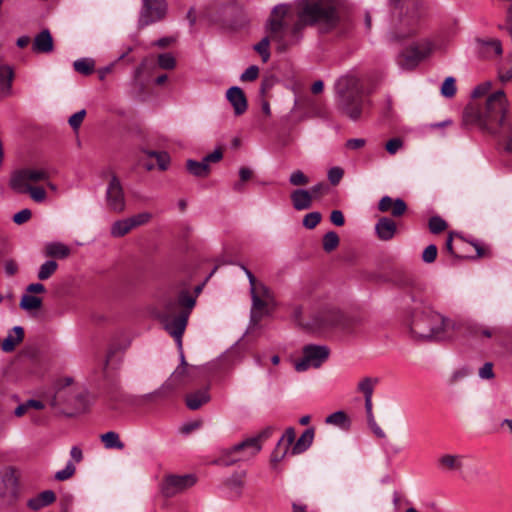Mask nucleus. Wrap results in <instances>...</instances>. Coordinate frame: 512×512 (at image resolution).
<instances>
[{
	"mask_svg": "<svg viewBox=\"0 0 512 512\" xmlns=\"http://www.w3.org/2000/svg\"><path fill=\"white\" fill-rule=\"evenodd\" d=\"M463 456L444 454L438 459L439 466L448 471H460L463 468Z\"/></svg>",
	"mask_w": 512,
	"mask_h": 512,
	"instance_id": "393cba45",
	"label": "nucleus"
},
{
	"mask_svg": "<svg viewBox=\"0 0 512 512\" xmlns=\"http://www.w3.org/2000/svg\"><path fill=\"white\" fill-rule=\"evenodd\" d=\"M447 228V223L439 216H433L429 220V229L432 233L437 234Z\"/></svg>",
	"mask_w": 512,
	"mask_h": 512,
	"instance_id": "de8ad7c7",
	"label": "nucleus"
},
{
	"mask_svg": "<svg viewBox=\"0 0 512 512\" xmlns=\"http://www.w3.org/2000/svg\"><path fill=\"white\" fill-rule=\"evenodd\" d=\"M133 224L130 220V218L121 219L118 221H115L112 226L110 233L113 237L119 238L123 237L127 233H129L133 229Z\"/></svg>",
	"mask_w": 512,
	"mask_h": 512,
	"instance_id": "2f4dec72",
	"label": "nucleus"
},
{
	"mask_svg": "<svg viewBox=\"0 0 512 512\" xmlns=\"http://www.w3.org/2000/svg\"><path fill=\"white\" fill-rule=\"evenodd\" d=\"M330 351L324 345H306L303 348V357L295 363L297 372H304L310 368H319L329 357Z\"/></svg>",
	"mask_w": 512,
	"mask_h": 512,
	"instance_id": "1a4fd4ad",
	"label": "nucleus"
},
{
	"mask_svg": "<svg viewBox=\"0 0 512 512\" xmlns=\"http://www.w3.org/2000/svg\"><path fill=\"white\" fill-rule=\"evenodd\" d=\"M330 220L336 226H342L345 223L344 215L340 210H333L330 215Z\"/></svg>",
	"mask_w": 512,
	"mask_h": 512,
	"instance_id": "69168bd1",
	"label": "nucleus"
},
{
	"mask_svg": "<svg viewBox=\"0 0 512 512\" xmlns=\"http://www.w3.org/2000/svg\"><path fill=\"white\" fill-rule=\"evenodd\" d=\"M321 220V214L319 212H311L304 216L303 225L307 229L315 228Z\"/></svg>",
	"mask_w": 512,
	"mask_h": 512,
	"instance_id": "09e8293b",
	"label": "nucleus"
},
{
	"mask_svg": "<svg viewBox=\"0 0 512 512\" xmlns=\"http://www.w3.org/2000/svg\"><path fill=\"white\" fill-rule=\"evenodd\" d=\"M166 3L164 0H143V7L139 17V25L147 26L160 21L166 14Z\"/></svg>",
	"mask_w": 512,
	"mask_h": 512,
	"instance_id": "f8f14e48",
	"label": "nucleus"
},
{
	"mask_svg": "<svg viewBox=\"0 0 512 512\" xmlns=\"http://www.w3.org/2000/svg\"><path fill=\"white\" fill-rule=\"evenodd\" d=\"M296 7L297 21L289 30L286 28L285 19L291 6L279 4L273 8L268 24L269 36L254 45V50L260 54L264 63L270 59V41L275 43L278 52L283 53L299 44L306 26L316 23L332 26L336 21L335 9L317 0H299Z\"/></svg>",
	"mask_w": 512,
	"mask_h": 512,
	"instance_id": "f257e3e1",
	"label": "nucleus"
},
{
	"mask_svg": "<svg viewBox=\"0 0 512 512\" xmlns=\"http://www.w3.org/2000/svg\"><path fill=\"white\" fill-rule=\"evenodd\" d=\"M491 89V83L490 82H483L476 86L472 92L473 98H478L485 96Z\"/></svg>",
	"mask_w": 512,
	"mask_h": 512,
	"instance_id": "bf43d9fd",
	"label": "nucleus"
},
{
	"mask_svg": "<svg viewBox=\"0 0 512 512\" xmlns=\"http://www.w3.org/2000/svg\"><path fill=\"white\" fill-rule=\"evenodd\" d=\"M69 402H70V400L67 397V390L64 387H61L57 390V392L52 400V405L56 406L61 403H69Z\"/></svg>",
	"mask_w": 512,
	"mask_h": 512,
	"instance_id": "13d9d810",
	"label": "nucleus"
},
{
	"mask_svg": "<svg viewBox=\"0 0 512 512\" xmlns=\"http://www.w3.org/2000/svg\"><path fill=\"white\" fill-rule=\"evenodd\" d=\"M158 65L165 70H172L176 66V60L171 53H163L158 56Z\"/></svg>",
	"mask_w": 512,
	"mask_h": 512,
	"instance_id": "37998d69",
	"label": "nucleus"
},
{
	"mask_svg": "<svg viewBox=\"0 0 512 512\" xmlns=\"http://www.w3.org/2000/svg\"><path fill=\"white\" fill-rule=\"evenodd\" d=\"M367 420H368V424H369L370 428L372 429V431L374 432V434L377 437H379V438L386 437L385 432L377 425V423L374 419V415H372V419H371V417H367Z\"/></svg>",
	"mask_w": 512,
	"mask_h": 512,
	"instance_id": "e2e57ef3",
	"label": "nucleus"
},
{
	"mask_svg": "<svg viewBox=\"0 0 512 512\" xmlns=\"http://www.w3.org/2000/svg\"><path fill=\"white\" fill-rule=\"evenodd\" d=\"M33 50L38 53H48L53 50V39L48 30H43L35 37Z\"/></svg>",
	"mask_w": 512,
	"mask_h": 512,
	"instance_id": "b1692460",
	"label": "nucleus"
},
{
	"mask_svg": "<svg viewBox=\"0 0 512 512\" xmlns=\"http://www.w3.org/2000/svg\"><path fill=\"white\" fill-rule=\"evenodd\" d=\"M259 68L256 65L249 66L240 76V80L245 81H254L258 78Z\"/></svg>",
	"mask_w": 512,
	"mask_h": 512,
	"instance_id": "603ef678",
	"label": "nucleus"
},
{
	"mask_svg": "<svg viewBox=\"0 0 512 512\" xmlns=\"http://www.w3.org/2000/svg\"><path fill=\"white\" fill-rule=\"evenodd\" d=\"M295 440V430L293 428H287L281 439L278 441L277 446L280 448L282 445L284 446L283 455H285L291 446V444Z\"/></svg>",
	"mask_w": 512,
	"mask_h": 512,
	"instance_id": "ea45409f",
	"label": "nucleus"
},
{
	"mask_svg": "<svg viewBox=\"0 0 512 512\" xmlns=\"http://www.w3.org/2000/svg\"><path fill=\"white\" fill-rule=\"evenodd\" d=\"M74 69L83 75H89L94 71L95 62L91 58H81L73 63Z\"/></svg>",
	"mask_w": 512,
	"mask_h": 512,
	"instance_id": "c9c22d12",
	"label": "nucleus"
},
{
	"mask_svg": "<svg viewBox=\"0 0 512 512\" xmlns=\"http://www.w3.org/2000/svg\"><path fill=\"white\" fill-rule=\"evenodd\" d=\"M479 376L483 379H491L494 376L491 363H485L479 370Z\"/></svg>",
	"mask_w": 512,
	"mask_h": 512,
	"instance_id": "0e129e2a",
	"label": "nucleus"
},
{
	"mask_svg": "<svg viewBox=\"0 0 512 512\" xmlns=\"http://www.w3.org/2000/svg\"><path fill=\"white\" fill-rule=\"evenodd\" d=\"M222 151L220 149L214 150L212 153L208 154L203 158V161L206 162V164H210L211 162H218L222 159Z\"/></svg>",
	"mask_w": 512,
	"mask_h": 512,
	"instance_id": "338daca9",
	"label": "nucleus"
},
{
	"mask_svg": "<svg viewBox=\"0 0 512 512\" xmlns=\"http://www.w3.org/2000/svg\"><path fill=\"white\" fill-rule=\"evenodd\" d=\"M437 251V247L434 244L428 245L422 253V260L426 263L434 262L437 257Z\"/></svg>",
	"mask_w": 512,
	"mask_h": 512,
	"instance_id": "864d4df0",
	"label": "nucleus"
},
{
	"mask_svg": "<svg viewBox=\"0 0 512 512\" xmlns=\"http://www.w3.org/2000/svg\"><path fill=\"white\" fill-rule=\"evenodd\" d=\"M293 207L298 210H306L312 206V195L308 190L296 189L291 195Z\"/></svg>",
	"mask_w": 512,
	"mask_h": 512,
	"instance_id": "5701e85b",
	"label": "nucleus"
},
{
	"mask_svg": "<svg viewBox=\"0 0 512 512\" xmlns=\"http://www.w3.org/2000/svg\"><path fill=\"white\" fill-rule=\"evenodd\" d=\"M395 203V199L389 197V196H383L379 203H378V209L381 212H388L392 208V205Z\"/></svg>",
	"mask_w": 512,
	"mask_h": 512,
	"instance_id": "680f3d73",
	"label": "nucleus"
},
{
	"mask_svg": "<svg viewBox=\"0 0 512 512\" xmlns=\"http://www.w3.org/2000/svg\"><path fill=\"white\" fill-rule=\"evenodd\" d=\"M57 268L58 264L54 260L44 262L38 270V279L42 281L49 279L56 272Z\"/></svg>",
	"mask_w": 512,
	"mask_h": 512,
	"instance_id": "f704fd0d",
	"label": "nucleus"
},
{
	"mask_svg": "<svg viewBox=\"0 0 512 512\" xmlns=\"http://www.w3.org/2000/svg\"><path fill=\"white\" fill-rule=\"evenodd\" d=\"M26 193H29L31 199L37 203L44 202L47 197L46 191L40 186L28 185Z\"/></svg>",
	"mask_w": 512,
	"mask_h": 512,
	"instance_id": "a19ab883",
	"label": "nucleus"
},
{
	"mask_svg": "<svg viewBox=\"0 0 512 512\" xmlns=\"http://www.w3.org/2000/svg\"><path fill=\"white\" fill-rule=\"evenodd\" d=\"M409 335L415 340L434 341L446 337L453 322L430 306L415 308L405 322Z\"/></svg>",
	"mask_w": 512,
	"mask_h": 512,
	"instance_id": "7ed1b4c3",
	"label": "nucleus"
},
{
	"mask_svg": "<svg viewBox=\"0 0 512 512\" xmlns=\"http://www.w3.org/2000/svg\"><path fill=\"white\" fill-rule=\"evenodd\" d=\"M241 269L245 272L249 280L252 298L251 322L256 325L265 316L269 315L270 311L274 308V297L270 289L264 283L257 281L256 277L249 269L244 265H241Z\"/></svg>",
	"mask_w": 512,
	"mask_h": 512,
	"instance_id": "39448f33",
	"label": "nucleus"
},
{
	"mask_svg": "<svg viewBox=\"0 0 512 512\" xmlns=\"http://www.w3.org/2000/svg\"><path fill=\"white\" fill-rule=\"evenodd\" d=\"M102 443L106 449H124L125 445L120 440L119 435L114 431H109L100 436Z\"/></svg>",
	"mask_w": 512,
	"mask_h": 512,
	"instance_id": "473e14b6",
	"label": "nucleus"
},
{
	"mask_svg": "<svg viewBox=\"0 0 512 512\" xmlns=\"http://www.w3.org/2000/svg\"><path fill=\"white\" fill-rule=\"evenodd\" d=\"M196 483V478L191 475H170L165 478L161 491L167 498L173 497L178 493L192 487Z\"/></svg>",
	"mask_w": 512,
	"mask_h": 512,
	"instance_id": "ddd939ff",
	"label": "nucleus"
},
{
	"mask_svg": "<svg viewBox=\"0 0 512 512\" xmlns=\"http://www.w3.org/2000/svg\"><path fill=\"white\" fill-rule=\"evenodd\" d=\"M456 93L455 79L453 77H447L441 87V94L446 98H451Z\"/></svg>",
	"mask_w": 512,
	"mask_h": 512,
	"instance_id": "c03bdc74",
	"label": "nucleus"
},
{
	"mask_svg": "<svg viewBox=\"0 0 512 512\" xmlns=\"http://www.w3.org/2000/svg\"><path fill=\"white\" fill-rule=\"evenodd\" d=\"M201 291V285L195 288V296L191 295L188 290H181L175 300H170L165 304L163 313L157 315L165 330L175 339L179 348L182 346V336L196 304V297Z\"/></svg>",
	"mask_w": 512,
	"mask_h": 512,
	"instance_id": "20e7f679",
	"label": "nucleus"
},
{
	"mask_svg": "<svg viewBox=\"0 0 512 512\" xmlns=\"http://www.w3.org/2000/svg\"><path fill=\"white\" fill-rule=\"evenodd\" d=\"M189 378V369L186 366L179 365L163 385L153 393V395L163 396L179 386L187 383Z\"/></svg>",
	"mask_w": 512,
	"mask_h": 512,
	"instance_id": "4468645a",
	"label": "nucleus"
},
{
	"mask_svg": "<svg viewBox=\"0 0 512 512\" xmlns=\"http://www.w3.org/2000/svg\"><path fill=\"white\" fill-rule=\"evenodd\" d=\"M226 99L231 104L236 116L247 111L248 102L243 90L238 86H232L226 91Z\"/></svg>",
	"mask_w": 512,
	"mask_h": 512,
	"instance_id": "f3484780",
	"label": "nucleus"
},
{
	"mask_svg": "<svg viewBox=\"0 0 512 512\" xmlns=\"http://www.w3.org/2000/svg\"><path fill=\"white\" fill-rule=\"evenodd\" d=\"M375 231L380 240L388 241L392 239L396 233V224L390 218L383 217L376 223Z\"/></svg>",
	"mask_w": 512,
	"mask_h": 512,
	"instance_id": "aec40b11",
	"label": "nucleus"
},
{
	"mask_svg": "<svg viewBox=\"0 0 512 512\" xmlns=\"http://www.w3.org/2000/svg\"><path fill=\"white\" fill-rule=\"evenodd\" d=\"M19 477L15 470L5 471L0 480V507L4 504L6 497H14L18 492Z\"/></svg>",
	"mask_w": 512,
	"mask_h": 512,
	"instance_id": "2eb2a0df",
	"label": "nucleus"
},
{
	"mask_svg": "<svg viewBox=\"0 0 512 512\" xmlns=\"http://www.w3.org/2000/svg\"><path fill=\"white\" fill-rule=\"evenodd\" d=\"M85 115L86 110L82 109L69 117L68 123L74 131H77L79 129L84 120Z\"/></svg>",
	"mask_w": 512,
	"mask_h": 512,
	"instance_id": "8fccbe9b",
	"label": "nucleus"
},
{
	"mask_svg": "<svg viewBox=\"0 0 512 512\" xmlns=\"http://www.w3.org/2000/svg\"><path fill=\"white\" fill-rule=\"evenodd\" d=\"M76 472V467L75 465L69 461L67 462L65 468H63L62 470H59L55 473L54 475V478L57 480V481H65V480H68L69 478H71Z\"/></svg>",
	"mask_w": 512,
	"mask_h": 512,
	"instance_id": "79ce46f5",
	"label": "nucleus"
},
{
	"mask_svg": "<svg viewBox=\"0 0 512 512\" xmlns=\"http://www.w3.org/2000/svg\"><path fill=\"white\" fill-rule=\"evenodd\" d=\"M70 253V248L62 242H49L45 245V255L48 257L65 259Z\"/></svg>",
	"mask_w": 512,
	"mask_h": 512,
	"instance_id": "a878e982",
	"label": "nucleus"
},
{
	"mask_svg": "<svg viewBox=\"0 0 512 512\" xmlns=\"http://www.w3.org/2000/svg\"><path fill=\"white\" fill-rule=\"evenodd\" d=\"M46 291V288L41 283H31L26 287V292L30 294H42Z\"/></svg>",
	"mask_w": 512,
	"mask_h": 512,
	"instance_id": "774afa93",
	"label": "nucleus"
},
{
	"mask_svg": "<svg viewBox=\"0 0 512 512\" xmlns=\"http://www.w3.org/2000/svg\"><path fill=\"white\" fill-rule=\"evenodd\" d=\"M406 210V203L400 198L395 199V203L392 205V208L390 209L391 214L394 217L402 216L406 212Z\"/></svg>",
	"mask_w": 512,
	"mask_h": 512,
	"instance_id": "5fc2aeb1",
	"label": "nucleus"
},
{
	"mask_svg": "<svg viewBox=\"0 0 512 512\" xmlns=\"http://www.w3.org/2000/svg\"><path fill=\"white\" fill-rule=\"evenodd\" d=\"M336 90L339 107L351 119L357 120L362 112V91L358 79L342 77L337 81Z\"/></svg>",
	"mask_w": 512,
	"mask_h": 512,
	"instance_id": "423d86ee",
	"label": "nucleus"
},
{
	"mask_svg": "<svg viewBox=\"0 0 512 512\" xmlns=\"http://www.w3.org/2000/svg\"><path fill=\"white\" fill-rule=\"evenodd\" d=\"M432 52V44L428 41L411 45L405 49L397 59L398 65L405 70L415 68L420 61Z\"/></svg>",
	"mask_w": 512,
	"mask_h": 512,
	"instance_id": "9b49d317",
	"label": "nucleus"
},
{
	"mask_svg": "<svg viewBox=\"0 0 512 512\" xmlns=\"http://www.w3.org/2000/svg\"><path fill=\"white\" fill-rule=\"evenodd\" d=\"M289 183L293 186H304L309 183V178L301 170H295L290 174Z\"/></svg>",
	"mask_w": 512,
	"mask_h": 512,
	"instance_id": "a18cd8bd",
	"label": "nucleus"
},
{
	"mask_svg": "<svg viewBox=\"0 0 512 512\" xmlns=\"http://www.w3.org/2000/svg\"><path fill=\"white\" fill-rule=\"evenodd\" d=\"M313 438L314 431L312 429L305 430L292 447V454H300L307 450L311 446Z\"/></svg>",
	"mask_w": 512,
	"mask_h": 512,
	"instance_id": "7c9ffc66",
	"label": "nucleus"
},
{
	"mask_svg": "<svg viewBox=\"0 0 512 512\" xmlns=\"http://www.w3.org/2000/svg\"><path fill=\"white\" fill-rule=\"evenodd\" d=\"M419 19L420 15L418 13H414L411 16H405V18L401 20L399 31L391 32L389 40L400 41L411 36L416 31Z\"/></svg>",
	"mask_w": 512,
	"mask_h": 512,
	"instance_id": "dca6fc26",
	"label": "nucleus"
},
{
	"mask_svg": "<svg viewBox=\"0 0 512 512\" xmlns=\"http://www.w3.org/2000/svg\"><path fill=\"white\" fill-rule=\"evenodd\" d=\"M49 179V173L44 169H22L13 173L10 185L18 193H26L28 185L46 181Z\"/></svg>",
	"mask_w": 512,
	"mask_h": 512,
	"instance_id": "9d476101",
	"label": "nucleus"
},
{
	"mask_svg": "<svg viewBox=\"0 0 512 512\" xmlns=\"http://www.w3.org/2000/svg\"><path fill=\"white\" fill-rule=\"evenodd\" d=\"M13 76V70L10 66L0 64V99L11 94Z\"/></svg>",
	"mask_w": 512,
	"mask_h": 512,
	"instance_id": "412c9836",
	"label": "nucleus"
},
{
	"mask_svg": "<svg viewBox=\"0 0 512 512\" xmlns=\"http://www.w3.org/2000/svg\"><path fill=\"white\" fill-rule=\"evenodd\" d=\"M186 168L190 174L197 177H206L210 172L208 164H206V162L203 160L198 162L189 159L186 163Z\"/></svg>",
	"mask_w": 512,
	"mask_h": 512,
	"instance_id": "72a5a7b5",
	"label": "nucleus"
},
{
	"mask_svg": "<svg viewBox=\"0 0 512 512\" xmlns=\"http://www.w3.org/2000/svg\"><path fill=\"white\" fill-rule=\"evenodd\" d=\"M343 170L339 167H333L328 171V179L333 185H337L343 177Z\"/></svg>",
	"mask_w": 512,
	"mask_h": 512,
	"instance_id": "4d7b16f0",
	"label": "nucleus"
},
{
	"mask_svg": "<svg viewBox=\"0 0 512 512\" xmlns=\"http://www.w3.org/2000/svg\"><path fill=\"white\" fill-rule=\"evenodd\" d=\"M508 107L504 91L498 90L490 94L482 105L470 103L463 112V119L486 133L502 137L504 149L512 153V111Z\"/></svg>",
	"mask_w": 512,
	"mask_h": 512,
	"instance_id": "f03ea898",
	"label": "nucleus"
},
{
	"mask_svg": "<svg viewBox=\"0 0 512 512\" xmlns=\"http://www.w3.org/2000/svg\"><path fill=\"white\" fill-rule=\"evenodd\" d=\"M403 146V141L400 138H392L390 139L386 145L385 149L391 155L396 154Z\"/></svg>",
	"mask_w": 512,
	"mask_h": 512,
	"instance_id": "6e6d98bb",
	"label": "nucleus"
},
{
	"mask_svg": "<svg viewBox=\"0 0 512 512\" xmlns=\"http://www.w3.org/2000/svg\"><path fill=\"white\" fill-rule=\"evenodd\" d=\"M42 304V298L26 292L21 297L19 307L26 312H32L39 310Z\"/></svg>",
	"mask_w": 512,
	"mask_h": 512,
	"instance_id": "c756f323",
	"label": "nucleus"
},
{
	"mask_svg": "<svg viewBox=\"0 0 512 512\" xmlns=\"http://www.w3.org/2000/svg\"><path fill=\"white\" fill-rule=\"evenodd\" d=\"M263 435H257L235 444L231 448L223 449L217 459V463L224 466H231L237 462L248 461L255 457L262 449L261 440Z\"/></svg>",
	"mask_w": 512,
	"mask_h": 512,
	"instance_id": "0eeeda50",
	"label": "nucleus"
},
{
	"mask_svg": "<svg viewBox=\"0 0 512 512\" xmlns=\"http://www.w3.org/2000/svg\"><path fill=\"white\" fill-rule=\"evenodd\" d=\"M31 211L29 209H22L13 216V221L16 224H23L31 218Z\"/></svg>",
	"mask_w": 512,
	"mask_h": 512,
	"instance_id": "052dcab7",
	"label": "nucleus"
},
{
	"mask_svg": "<svg viewBox=\"0 0 512 512\" xmlns=\"http://www.w3.org/2000/svg\"><path fill=\"white\" fill-rule=\"evenodd\" d=\"M246 471L235 472L225 480V486L240 496L245 484Z\"/></svg>",
	"mask_w": 512,
	"mask_h": 512,
	"instance_id": "cd10ccee",
	"label": "nucleus"
},
{
	"mask_svg": "<svg viewBox=\"0 0 512 512\" xmlns=\"http://www.w3.org/2000/svg\"><path fill=\"white\" fill-rule=\"evenodd\" d=\"M477 44L480 47L486 48V51H488L490 48L494 51L495 55H501L502 54V45L500 40L498 39H476Z\"/></svg>",
	"mask_w": 512,
	"mask_h": 512,
	"instance_id": "4c0bfd02",
	"label": "nucleus"
},
{
	"mask_svg": "<svg viewBox=\"0 0 512 512\" xmlns=\"http://www.w3.org/2000/svg\"><path fill=\"white\" fill-rule=\"evenodd\" d=\"M378 383L377 378L365 377L357 386V390L364 395V397H372L374 387Z\"/></svg>",
	"mask_w": 512,
	"mask_h": 512,
	"instance_id": "e433bc0d",
	"label": "nucleus"
},
{
	"mask_svg": "<svg viewBox=\"0 0 512 512\" xmlns=\"http://www.w3.org/2000/svg\"><path fill=\"white\" fill-rule=\"evenodd\" d=\"M13 333L14 334H8L2 342V350L4 352H12L24 339V330L21 326H15Z\"/></svg>",
	"mask_w": 512,
	"mask_h": 512,
	"instance_id": "bb28decb",
	"label": "nucleus"
},
{
	"mask_svg": "<svg viewBox=\"0 0 512 512\" xmlns=\"http://www.w3.org/2000/svg\"><path fill=\"white\" fill-rule=\"evenodd\" d=\"M106 205L110 211L122 213L126 209V197L119 177L111 170L107 171Z\"/></svg>",
	"mask_w": 512,
	"mask_h": 512,
	"instance_id": "6e6552de",
	"label": "nucleus"
},
{
	"mask_svg": "<svg viewBox=\"0 0 512 512\" xmlns=\"http://www.w3.org/2000/svg\"><path fill=\"white\" fill-rule=\"evenodd\" d=\"M340 319L341 316L338 311H324L316 314L313 317L310 326L315 330H324L336 326L340 322Z\"/></svg>",
	"mask_w": 512,
	"mask_h": 512,
	"instance_id": "a211bd4d",
	"label": "nucleus"
},
{
	"mask_svg": "<svg viewBox=\"0 0 512 512\" xmlns=\"http://www.w3.org/2000/svg\"><path fill=\"white\" fill-rule=\"evenodd\" d=\"M151 219L152 214L150 212H141L130 217V220L134 228L147 224L148 222H150Z\"/></svg>",
	"mask_w": 512,
	"mask_h": 512,
	"instance_id": "3c124183",
	"label": "nucleus"
},
{
	"mask_svg": "<svg viewBox=\"0 0 512 512\" xmlns=\"http://www.w3.org/2000/svg\"><path fill=\"white\" fill-rule=\"evenodd\" d=\"M209 401L210 394L208 388L189 393L186 395L185 399L186 405L190 410H197Z\"/></svg>",
	"mask_w": 512,
	"mask_h": 512,
	"instance_id": "4be33fe9",
	"label": "nucleus"
},
{
	"mask_svg": "<svg viewBox=\"0 0 512 512\" xmlns=\"http://www.w3.org/2000/svg\"><path fill=\"white\" fill-rule=\"evenodd\" d=\"M339 245V236L334 231L327 232L323 237V249L326 252L333 251Z\"/></svg>",
	"mask_w": 512,
	"mask_h": 512,
	"instance_id": "58836bf2",
	"label": "nucleus"
},
{
	"mask_svg": "<svg viewBox=\"0 0 512 512\" xmlns=\"http://www.w3.org/2000/svg\"><path fill=\"white\" fill-rule=\"evenodd\" d=\"M148 156L154 157L157 160V164L161 170H166L168 168L170 157L165 152H155L150 151L147 152Z\"/></svg>",
	"mask_w": 512,
	"mask_h": 512,
	"instance_id": "49530a36",
	"label": "nucleus"
},
{
	"mask_svg": "<svg viewBox=\"0 0 512 512\" xmlns=\"http://www.w3.org/2000/svg\"><path fill=\"white\" fill-rule=\"evenodd\" d=\"M56 500V495L52 490H45L27 501V507L33 511H38L49 506Z\"/></svg>",
	"mask_w": 512,
	"mask_h": 512,
	"instance_id": "6ab92c4d",
	"label": "nucleus"
},
{
	"mask_svg": "<svg viewBox=\"0 0 512 512\" xmlns=\"http://www.w3.org/2000/svg\"><path fill=\"white\" fill-rule=\"evenodd\" d=\"M325 423L328 425L336 426L343 430H348L351 425V421L348 415L342 410L336 411L328 415L325 419Z\"/></svg>",
	"mask_w": 512,
	"mask_h": 512,
	"instance_id": "c85d7f7f",
	"label": "nucleus"
}]
</instances>
